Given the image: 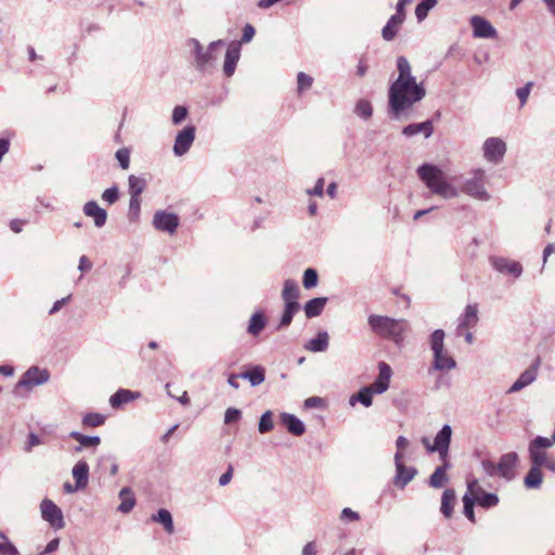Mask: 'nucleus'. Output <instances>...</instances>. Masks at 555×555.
Instances as JSON below:
<instances>
[{
  "label": "nucleus",
  "instance_id": "nucleus-1",
  "mask_svg": "<svg viewBox=\"0 0 555 555\" xmlns=\"http://www.w3.org/2000/svg\"><path fill=\"white\" fill-rule=\"evenodd\" d=\"M397 69L398 77L390 85L388 91L389 112L393 118H399L405 109L412 107L426 95L423 83H418L412 75L410 62L405 56L397 57Z\"/></svg>",
  "mask_w": 555,
  "mask_h": 555
},
{
  "label": "nucleus",
  "instance_id": "nucleus-2",
  "mask_svg": "<svg viewBox=\"0 0 555 555\" xmlns=\"http://www.w3.org/2000/svg\"><path fill=\"white\" fill-rule=\"evenodd\" d=\"M223 44L224 41L219 39L210 42L207 47H203L197 39H189L186 46L193 57L195 69L201 73H212L219 60L218 48Z\"/></svg>",
  "mask_w": 555,
  "mask_h": 555
},
{
  "label": "nucleus",
  "instance_id": "nucleus-3",
  "mask_svg": "<svg viewBox=\"0 0 555 555\" xmlns=\"http://www.w3.org/2000/svg\"><path fill=\"white\" fill-rule=\"evenodd\" d=\"M417 173L433 193L446 199L457 197L459 191L446 180L444 173L437 166L423 164L418 167Z\"/></svg>",
  "mask_w": 555,
  "mask_h": 555
},
{
  "label": "nucleus",
  "instance_id": "nucleus-4",
  "mask_svg": "<svg viewBox=\"0 0 555 555\" xmlns=\"http://www.w3.org/2000/svg\"><path fill=\"white\" fill-rule=\"evenodd\" d=\"M369 324L377 335L400 344L404 339L409 324L405 320L391 319L384 315L372 314L369 317Z\"/></svg>",
  "mask_w": 555,
  "mask_h": 555
},
{
  "label": "nucleus",
  "instance_id": "nucleus-5",
  "mask_svg": "<svg viewBox=\"0 0 555 555\" xmlns=\"http://www.w3.org/2000/svg\"><path fill=\"white\" fill-rule=\"evenodd\" d=\"M486 171L483 169H474L469 172L462 185V191L479 201L487 202L490 199V194L485 186Z\"/></svg>",
  "mask_w": 555,
  "mask_h": 555
},
{
  "label": "nucleus",
  "instance_id": "nucleus-6",
  "mask_svg": "<svg viewBox=\"0 0 555 555\" xmlns=\"http://www.w3.org/2000/svg\"><path fill=\"white\" fill-rule=\"evenodd\" d=\"M40 512L43 520L56 530L65 527L62 509L51 500L43 499L40 503Z\"/></svg>",
  "mask_w": 555,
  "mask_h": 555
},
{
  "label": "nucleus",
  "instance_id": "nucleus-7",
  "mask_svg": "<svg viewBox=\"0 0 555 555\" xmlns=\"http://www.w3.org/2000/svg\"><path fill=\"white\" fill-rule=\"evenodd\" d=\"M489 262L499 273L513 276L514 279L521 276L524 271L520 262L506 257L491 256Z\"/></svg>",
  "mask_w": 555,
  "mask_h": 555
},
{
  "label": "nucleus",
  "instance_id": "nucleus-8",
  "mask_svg": "<svg viewBox=\"0 0 555 555\" xmlns=\"http://www.w3.org/2000/svg\"><path fill=\"white\" fill-rule=\"evenodd\" d=\"M467 490L473 494L476 503L482 508H491L499 504L500 500L495 493L486 492L477 479L467 481Z\"/></svg>",
  "mask_w": 555,
  "mask_h": 555
},
{
  "label": "nucleus",
  "instance_id": "nucleus-9",
  "mask_svg": "<svg viewBox=\"0 0 555 555\" xmlns=\"http://www.w3.org/2000/svg\"><path fill=\"white\" fill-rule=\"evenodd\" d=\"M482 151L488 162L499 164L506 153V143L496 137L488 138L483 142Z\"/></svg>",
  "mask_w": 555,
  "mask_h": 555
},
{
  "label": "nucleus",
  "instance_id": "nucleus-10",
  "mask_svg": "<svg viewBox=\"0 0 555 555\" xmlns=\"http://www.w3.org/2000/svg\"><path fill=\"white\" fill-rule=\"evenodd\" d=\"M541 365L540 358H537L530 365L527 367L519 377L514 382V384L509 387L507 390V393H514L522 390L527 386L531 385L533 382H535L539 369Z\"/></svg>",
  "mask_w": 555,
  "mask_h": 555
},
{
  "label": "nucleus",
  "instance_id": "nucleus-11",
  "mask_svg": "<svg viewBox=\"0 0 555 555\" xmlns=\"http://www.w3.org/2000/svg\"><path fill=\"white\" fill-rule=\"evenodd\" d=\"M195 126L188 125L177 133L172 149L176 156H182L189 152L195 140Z\"/></svg>",
  "mask_w": 555,
  "mask_h": 555
},
{
  "label": "nucleus",
  "instance_id": "nucleus-12",
  "mask_svg": "<svg viewBox=\"0 0 555 555\" xmlns=\"http://www.w3.org/2000/svg\"><path fill=\"white\" fill-rule=\"evenodd\" d=\"M452 437V428L450 425L446 424L437 433L433 448H430V452H437L441 461H446L449 454V448L451 443Z\"/></svg>",
  "mask_w": 555,
  "mask_h": 555
},
{
  "label": "nucleus",
  "instance_id": "nucleus-13",
  "mask_svg": "<svg viewBox=\"0 0 555 555\" xmlns=\"http://www.w3.org/2000/svg\"><path fill=\"white\" fill-rule=\"evenodd\" d=\"M50 378V374L47 370L38 366L29 367L20 379L17 387L31 388L35 386L46 384Z\"/></svg>",
  "mask_w": 555,
  "mask_h": 555
},
{
  "label": "nucleus",
  "instance_id": "nucleus-14",
  "mask_svg": "<svg viewBox=\"0 0 555 555\" xmlns=\"http://www.w3.org/2000/svg\"><path fill=\"white\" fill-rule=\"evenodd\" d=\"M153 225L159 231L173 234L179 225V217L173 212L158 210L154 214Z\"/></svg>",
  "mask_w": 555,
  "mask_h": 555
},
{
  "label": "nucleus",
  "instance_id": "nucleus-15",
  "mask_svg": "<svg viewBox=\"0 0 555 555\" xmlns=\"http://www.w3.org/2000/svg\"><path fill=\"white\" fill-rule=\"evenodd\" d=\"M396 475L393 478L395 486L403 489L410 481L413 480L417 474L416 468L408 467L403 461L400 460V455H395Z\"/></svg>",
  "mask_w": 555,
  "mask_h": 555
},
{
  "label": "nucleus",
  "instance_id": "nucleus-16",
  "mask_svg": "<svg viewBox=\"0 0 555 555\" xmlns=\"http://www.w3.org/2000/svg\"><path fill=\"white\" fill-rule=\"evenodd\" d=\"M469 23L475 38H494L496 36V29L482 16L474 15Z\"/></svg>",
  "mask_w": 555,
  "mask_h": 555
},
{
  "label": "nucleus",
  "instance_id": "nucleus-17",
  "mask_svg": "<svg viewBox=\"0 0 555 555\" xmlns=\"http://www.w3.org/2000/svg\"><path fill=\"white\" fill-rule=\"evenodd\" d=\"M241 57V42H231L227 49L223 62V74L227 77L233 76Z\"/></svg>",
  "mask_w": 555,
  "mask_h": 555
},
{
  "label": "nucleus",
  "instance_id": "nucleus-18",
  "mask_svg": "<svg viewBox=\"0 0 555 555\" xmlns=\"http://www.w3.org/2000/svg\"><path fill=\"white\" fill-rule=\"evenodd\" d=\"M518 463V455L515 452L503 454L499 461V476L507 481L515 478V467Z\"/></svg>",
  "mask_w": 555,
  "mask_h": 555
},
{
  "label": "nucleus",
  "instance_id": "nucleus-19",
  "mask_svg": "<svg viewBox=\"0 0 555 555\" xmlns=\"http://www.w3.org/2000/svg\"><path fill=\"white\" fill-rule=\"evenodd\" d=\"M391 375H392L391 367L386 362H379L378 363V376L370 385V387L377 395L384 393L389 388Z\"/></svg>",
  "mask_w": 555,
  "mask_h": 555
},
{
  "label": "nucleus",
  "instance_id": "nucleus-20",
  "mask_svg": "<svg viewBox=\"0 0 555 555\" xmlns=\"http://www.w3.org/2000/svg\"><path fill=\"white\" fill-rule=\"evenodd\" d=\"M478 320V306L476 304L467 305L464 313L459 318L456 334L461 335L463 331L475 327Z\"/></svg>",
  "mask_w": 555,
  "mask_h": 555
},
{
  "label": "nucleus",
  "instance_id": "nucleus-21",
  "mask_svg": "<svg viewBox=\"0 0 555 555\" xmlns=\"http://www.w3.org/2000/svg\"><path fill=\"white\" fill-rule=\"evenodd\" d=\"M83 214L94 221L96 228H102L106 223L107 212L99 206L95 201H89L83 205Z\"/></svg>",
  "mask_w": 555,
  "mask_h": 555
},
{
  "label": "nucleus",
  "instance_id": "nucleus-22",
  "mask_svg": "<svg viewBox=\"0 0 555 555\" xmlns=\"http://www.w3.org/2000/svg\"><path fill=\"white\" fill-rule=\"evenodd\" d=\"M433 369L435 371H451L455 369L456 361L452 356L449 354L447 350L433 353Z\"/></svg>",
  "mask_w": 555,
  "mask_h": 555
},
{
  "label": "nucleus",
  "instance_id": "nucleus-23",
  "mask_svg": "<svg viewBox=\"0 0 555 555\" xmlns=\"http://www.w3.org/2000/svg\"><path fill=\"white\" fill-rule=\"evenodd\" d=\"M280 421L295 436H301L306 430L305 424L294 414L283 412L280 414Z\"/></svg>",
  "mask_w": 555,
  "mask_h": 555
},
{
  "label": "nucleus",
  "instance_id": "nucleus-24",
  "mask_svg": "<svg viewBox=\"0 0 555 555\" xmlns=\"http://www.w3.org/2000/svg\"><path fill=\"white\" fill-rule=\"evenodd\" d=\"M299 297V287L296 281L294 280H286L284 282L283 291H282V298L285 302V305H293L296 307H300L298 302Z\"/></svg>",
  "mask_w": 555,
  "mask_h": 555
},
{
  "label": "nucleus",
  "instance_id": "nucleus-25",
  "mask_svg": "<svg viewBox=\"0 0 555 555\" xmlns=\"http://www.w3.org/2000/svg\"><path fill=\"white\" fill-rule=\"evenodd\" d=\"M73 478L76 481V489H85L89 479V465L85 461L75 464L72 470Z\"/></svg>",
  "mask_w": 555,
  "mask_h": 555
},
{
  "label": "nucleus",
  "instance_id": "nucleus-26",
  "mask_svg": "<svg viewBox=\"0 0 555 555\" xmlns=\"http://www.w3.org/2000/svg\"><path fill=\"white\" fill-rule=\"evenodd\" d=\"M330 336L327 332L320 331L318 335L308 340L305 345V349L310 352H324L328 348Z\"/></svg>",
  "mask_w": 555,
  "mask_h": 555
},
{
  "label": "nucleus",
  "instance_id": "nucleus-27",
  "mask_svg": "<svg viewBox=\"0 0 555 555\" xmlns=\"http://www.w3.org/2000/svg\"><path fill=\"white\" fill-rule=\"evenodd\" d=\"M434 127L430 120H426L418 124H411L402 129V133L405 137H413L418 133H423L425 138H429L433 134Z\"/></svg>",
  "mask_w": 555,
  "mask_h": 555
},
{
  "label": "nucleus",
  "instance_id": "nucleus-28",
  "mask_svg": "<svg viewBox=\"0 0 555 555\" xmlns=\"http://www.w3.org/2000/svg\"><path fill=\"white\" fill-rule=\"evenodd\" d=\"M404 21L401 18L391 15L387 21L386 25L382 29V37L386 41H392L397 34L399 33Z\"/></svg>",
  "mask_w": 555,
  "mask_h": 555
},
{
  "label": "nucleus",
  "instance_id": "nucleus-29",
  "mask_svg": "<svg viewBox=\"0 0 555 555\" xmlns=\"http://www.w3.org/2000/svg\"><path fill=\"white\" fill-rule=\"evenodd\" d=\"M327 302L326 297H317L306 302L304 310L308 319L319 317Z\"/></svg>",
  "mask_w": 555,
  "mask_h": 555
},
{
  "label": "nucleus",
  "instance_id": "nucleus-30",
  "mask_svg": "<svg viewBox=\"0 0 555 555\" xmlns=\"http://www.w3.org/2000/svg\"><path fill=\"white\" fill-rule=\"evenodd\" d=\"M266 315L261 311L255 312L249 319L247 333L253 337H257L266 327Z\"/></svg>",
  "mask_w": 555,
  "mask_h": 555
},
{
  "label": "nucleus",
  "instance_id": "nucleus-31",
  "mask_svg": "<svg viewBox=\"0 0 555 555\" xmlns=\"http://www.w3.org/2000/svg\"><path fill=\"white\" fill-rule=\"evenodd\" d=\"M139 397V393L128 389H119L109 398V404L114 409H118L120 405L128 403Z\"/></svg>",
  "mask_w": 555,
  "mask_h": 555
},
{
  "label": "nucleus",
  "instance_id": "nucleus-32",
  "mask_svg": "<svg viewBox=\"0 0 555 555\" xmlns=\"http://www.w3.org/2000/svg\"><path fill=\"white\" fill-rule=\"evenodd\" d=\"M442 462L443 465L437 467L429 477V486L435 489L441 488L448 481L447 469L450 467V464L447 459Z\"/></svg>",
  "mask_w": 555,
  "mask_h": 555
},
{
  "label": "nucleus",
  "instance_id": "nucleus-33",
  "mask_svg": "<svg viewBox=\"0 0 555 555\" xmlns=\"http://www.w3.org/2000/svg\"><path fill=\"white\" fill-rule=\"evenodd\" d=\"M151 520L160 524L165 531L172 534L175 531L173 520L170 512L166 508H160L156 514L151 516Z\"/></svg>",
  "mask_w": 555,
  "mask_h": 555
},
{
  "label": "nucleus",
  "instance_id": "nucleus-34",
  "mask_svg": "<svg viewBox=\"0 0 555 555\" xmlns=\"http://www.w3.org/2000/svg\"><path fill=\"white\" fill-rule=\"evenodd\" d=\"M119 499L121 503L118 506L120 513H129L135 505V498L130 488L125 487L119 491Z\"/></svg>",
  "mask_w": 555,
  "mask_h": 555
},
{
  "label": "nucleus",
  "instance_id": "nucleus-35",
  "mask_svg": "<svg viewBox=\"0 0 555 555\" xmlns=\"http://www.w3.org/2000/svg\"><path fill=\"white\" fill-rule=\"evenodd\" d=\"M69 437L80 443V446L75 449L76 452H80L82 448H95L101 443V438L99 436H86L78 431H72Z\"/></svg>",
  "mask_w": 555,
  "mask_h": 555
},
{
  "label": "nucleus",
  "instance_id": "nucleus-36",
  "mask_svg": "<svg viewBox=\"0 0 555 555\" xmlns=\"http://www.w3.org/2000/svg\"><path fill=\"white\" fill-rule=\"evenodd\" d=\"M241 378L247 379L251 386H258L264 382L266 371L262 366H253L249 371L241 373Z\"/></svg>",
  "mask_w": 555,
  "mask_h": 555
},
{
  "label": "nucleus",
  "instance_id": "nucleus-37",
  "mask_svg": "<svg viewBox=\"0 0 555 555\" xmlns=\"http://www.w3.org/2000/svg\"><path fill=\"white\" fill-rule=\"evenodd\" d=\"M543 477L541 467L532 466L525 476L524 483L528 489H538L542 483Z\"/></svg>",
  "mask_w": 555,
  "mask_h": 555
},
{
  "label": "nucleus",
  "instance_id": "nucleus-38",
  "mask_svg": "<svg viewBox=\"0 0 555 555\" xmlns=\"http://www.w3.org/2000/svg\"><path fill=\"white\" fill-rule=\"evenodd\" d=\"M455 498V491L453 489H447L442 493L440 511L447 518L452 516Z\"/></svg>",
  "mask_w": 555,
  "mask_h": 555
},
{
  "label": "nucleus",
  "instance_id": "nucleus-39",
  "mask_svg": "<svg viewBox=\"0 0 555 555\" xmlns=\"http://www.w3.org/2000/svg\"><path fill=\"white\" fill-rule=\"evenodd\" d=\"M375 393L370 386L361 388L356 395H352L349 399V404L354 405L356 402L362 403L365 408L372 405V396Z\"/></svg>",
  "mask_w": 555,
  "mask_h": 555
},
{
  "label": "nucleus",
  "instance_id": "nucleus-40",
  "mask_svg": "<svg viewBox=\"0 0 555 555\" xmlns=\"http://www.w3.org/2000/svg\"><path fill=\"white\" fill-rule=\"evenodd\" d=\"M128 183H129V194L131 197H134V196L140 197V195L143 193V191L145 190V188L147 185L145 178L138 177L134 175L129 176Z\"/></svg>",
  "mask_w": 555,
  "mask_h": 555
},
{
  "label": "nucleus",
  "instance_id": "nucleus-41",
  "mask_svg": "<svg viewBox=\"0 0 555 555\" xmlns=\"http://www.w3.org/2000/svg\"><path fill=\"white\" fill-rule=\"evenodd\" d=\"M529 456L532 466L542 467L544 462L550 457L543 449L529 446Z\"/></svg>",
  "mask_w": 555,
  "mask_h": 555
},
{
  "label": "nucleus",
  "instance_id": "nucleus-42",
  "mask_svg": "<svg viewBox=\"0 0 555 555\" xmlns=\"http://www.w3.org/2000/svg\"><path fill=\"white\" fill-rule=\"evenodd\" d=\"M444 332L442 330H436L430 335V349L433 353L440 352L444 349Z\"/></svg>",
  "mask_w": 555,
  "mask_h": 555
},
{
  "label": "nucleus",
  "instance_id": "nucleus-43",
  "mask_svg": "<svg viewBox=\"0 0 555 555\" xmlns=\"http://www.w3.org/2000/svg\"><path fill=\"white\" fill-rule=\"evenodd\" d=\"M437 4V0H423L421 1L416 8H415V16L418 22H423L427 15L428 12L435 8Z\"/></svg>",
  "mask_w": 555,
  "mask_h": 555
},
{
  "label": "nucleus",
  "instance_id": "nucleus-44",
  "mask_svg": "<svg viewBox=\"0 0 555 555\" xmlns=\"http://www.w3.org/2000/svg\"><path fill=\"white\" fill-rule=\"evenodd\" d=\"M462 500H463V513H464V515L472 522H475L474 505H475L476 501H475L473 494L469 493V491L467 490Z\"/></svg>",
  "mask_w": 555,
  "mask_h": 555
},
{
  "label": "nucleus",
  "instance_id": "nucleus-45",
  "mask_svg": "<svg viewBox=\"0 0 555 555\" xmlns=\"http://www.w3.org/2000/svg\"><path fill=\"white\" fill-rule=\"evenodd\" d=\"M354 114L362 119H370L373 114L372 104L367 100H360L354 107Z\"/></svg>",
  "mask_w": 555,
  "mask_h": 555
},
{
  "label": "nucleus",
  "instance_id": "nucleus-46",
  "mask_svg": "<svg viewBox=\"0 0 555 555\" xmlns=\"http://www.w3.org/2000/svg\"><path fill=\"white\" fill-rule=\"evenodd\" d=\"M299 308L300 307H296L293 305H285L278 328L287 327L292 323L293 318L295 313L299 310Z\"/></svg>",
  "mask_w": 555,
  "mask_h": 555
},
{
  "label": "nucleus",
  "instance_id": "nucleus-47",
  "mask_svg": "<svg viewBox=\"0 0 555 555\" xmlns=\"http://www.w3.org/2000/svg\"><path fill=\"white\" fill-rule=\"evenodd\" d=\"M312 83H313V78L304 73V72H299L297 74V92L298 93H302L307 90H309L311 87H312Z\"/></svg>",
  "mask_w": 555,
  "mask_h": 555
},
{
  "label": "nucleus",
  "instance_id": "nucleus-48",
  "mask_svg": "<svg viewBox=\"0 0 555 555\" xmlns=\"http://www.w3.org/2000/svg\"><path fill=\"white\" fill-rule=\"evenodd\" d=\"M318 272L313 268H308L304 272L302 284L307 289L313 288L318 285Z\"/></svg>",
  "mask_w": 555,
  "mask_h": 555
},
{
  "label": "nucleus",
  "instance_id": "nucleus-49",
  "mask_svg": "<svg viewBox=\"0 0 555 555\" xmlns=\"http://www.w3.org/2000/svg\"><path fill=\"white\" fill-rule=\"evenodd\" d=\"M105 416L100 413H88L82 418V424L88 427H99L105 423Z\"/></svg>",
  "mask_w": 555,
  "mask_h": 555
},
{
  "label": "nucleus",
  "instance_id": "nucleus-50",
  "mask_svg": "<svg viewBox=\"0 0 555 555\" xmlns=\"http://www.w3.org/2000/svg\"><path fill=\"white\" fill-rule=\"evenodd\" d=\"M273 428V421H272V412L267 411L264 412L259 421L258 430L261 434H266Z\"/></svg>",
  "mask_w": 555,
  "mask_h": 555
},
{
  "label": "nucleus",
  "instance_id": "nucleus-51",
  "mask_svg": "<svg viewBox=\"0 0 555 555\" xmlns=\"http://www.w3.org/2000/svg\"><path fill=\"white\" fill-rule=\"evenodd\" d=\"M532 87H533V82L528 81L524 87L518 88L516 90V95L519 99L520 107H522L527 103Z\"/></svg>",
  "mask_w": 555,
  "mask_h": 555
},
{
  "label": "nucleus",
  "instance_id": "nucleus-52",
  "mask_svg": "<svg viewBox=\"0 0 555 555\" xmlns=\"http://www.w3.org/2000/svg\"><path fill=\"white\" fill-rule=\"evenodd\" d=\"M555 444V440L552 437L546 438L542 436L535 437L532 441H530L529 446L540 449H548Z\"/></svg>",
  "mask_w": 555,
  "mask_h": 555
},
{
  "label": "nucleus",
  "instance_id": "nucleus-53",
  "mask_svg": "<svg viewBox=\"0 0 555 555\" xmlns=\"http://www.w3.org/2000/svg\"><path fill=\"white\" fill-rule=\"evenodd\" d=\"M141 211V198L140 197H131L129 202V217L131 220H137L140 216Z\"/></svg>",
  "mask_w": 555,
  "mask_h": 555
},
{
  "label": "nucleus",
  "instance_id": "nucleus-54",
  "mask_svg": "<svg viewBox=\"0 0 555 555\" xmlns=\"http://www.w3.org/2000/svg\"><path fill=\"white\" fill-rule=\"evenodd\" d=\"M120 167L122 169H128L130 166V151L126 147L119 149L115 154Z\"/></svg>",
  "mask_w": 555,
  "mask_h": 555
},
{
  "label": "nucleus",
  "instance_id": "nucleus-55",
  "mask_svg": "<svg viewBox=\"0 0 555 555\" xmlns=\"http://www.w3.org/2000/svg\"><path fill=\"white\" fill-rule=\"evenodd\" d=\"M188 108L185 106L178 105L172 111V124L178 126L188 117Z\"/></svg>",
  "mask_w": 555,
  "mask_h": 555
},
{
  "label": "nucleus",
  "instance_id": "nucleus-56",
  "mask_svg": "<svg viewBox=\"0 0 555 555\" xmlns=\"http://www.w3.org/2000/svg\"><path fill=\"white\" fill-rule=\"evenodd\" d=\"M481 467L486 475L490 477L499 476V463L495 464L491 460H482Z\"/></svg>",
  "mask_w": 555,
  "mask_h": 555
},
{
  "label": "nucleus",
  "instance_id": "nucleus-57",
  "mask_svg": "<svg viewBox=\"0 0 555 555\" xmlns=\"http://www.w3.org/2000/svg\"><path fill=\"white\" fill-rule=\"evenodd\" d=\"M118 196H119V191H118L117 186H112L109 189H106L102 193V199L109 205L114 204L118 199Z\"/></svg>",
  "mask_w": 555,
  "mask_h": 555
},
{
  "label": "nucleus",
  "instance_id": "nucleus-58",
  "mask_svg": "<svg viewBox=\"0 0 555 555\" xmlns=\"http://www.w3.org/2000/svg\"><path fill=\"white\" fill-rule=\"evenodd\" d=\"M409 444H410L409 440L403 436H399L396 440L397 452L395 453V455H400L401 461H403V459H404V452H405L406 448L409 447Z\"/></svg>",
  "mask_w": 555,
  "mask_h": 555
},
{
  "label": "nucleus",
  "instance_id": "nucleus-59",
  "mask_svg": "<svg viewBox=\"0 0 555 555\" xmlns=\"http://www.w3.org/2000/svg\"><path fill=\"white\" fill-rule=\"evenodd\" d=\"M241 418V411L236 408H229L224 413V423L232 424Z\"/></svg>",
  "mask_w": 555,
  "mask_h": 555
},
{
  "label": "nucleus",
  "instance_id": "nucleus-60",
  "mask_svg": "<svg viewBox=\"0 0 555 555\" xmlns=\"http://www.w3.org/2000/svg\"><path fill=\"white\" fill-rule=\"evenodd\" d=\"M0 555H20V553L10 541H4L0 543Z\"/></svg>",
  "mask_w": 555,
  "mask_h": 555
},
{
  "label": "nucleus",
  "instance_id": "nucleus-61",
  "mask_svg": "<svg viewBox=\"0 0 555 555\" xmlns=\"http://www.w3.org/2000/svg\"><path fill=\"white\" fill-rule=\"evenodd\" d=\"M255 36V28L250 24H246L243 28V35L238 42H241V46L243 43H247L251 41V39Z\"/></svg>",
  "mask_w": 555,
  "mask_h": 555
},
{
  "label": "nucleus",
  "instance_id": "nucleus-62",
  "mask_svg": "<svg viewBox=\"0 0 555 555\" xmlns=\"http://www.w3.org/2000/svg\"><path fill=\"white\" fill-rule=\"evenodd\" d=\"M324 193V179L319 178L315 182V185L313 189L307 190V194L314 195V196H323Z\"/></svg>",
  "mask_w": 555,
  "mask_h": 555
},
{
  "label": "nucleus",
  "instance_id": "nucleus-63",
  "mask_svg": "<svg viewBox=\"0 0 555 555\" xmlns=\"http://www.w3.org/2000/svg\"><path fill=\"white\" fill-rule=\"evenodd\" d=\"M340 518L343 520L357 521L360 519V515L357 512L352 511L351 508L345 507L341 511Z\"/></svg>",
  "mask_w": 555,
  "mask_h": 555
},
{
  "label": "nucleus",
  "instance_id": "nucleus-64",
  "mask_svg": "<svg viewBox=\"0 0 555 555\" xmlns=\"http://www.w3.org/2000/svg\"><path fill=\"white\" fill-rule=\"evenodd\" d=\"M43 443L42 440L34 433H30L28 435L27 443L24 448L26 452H30L34 447H37L39 444Z\"/></svg>",
  "mask_w": 555,
  "mask_h": 555
}]
</instances>
